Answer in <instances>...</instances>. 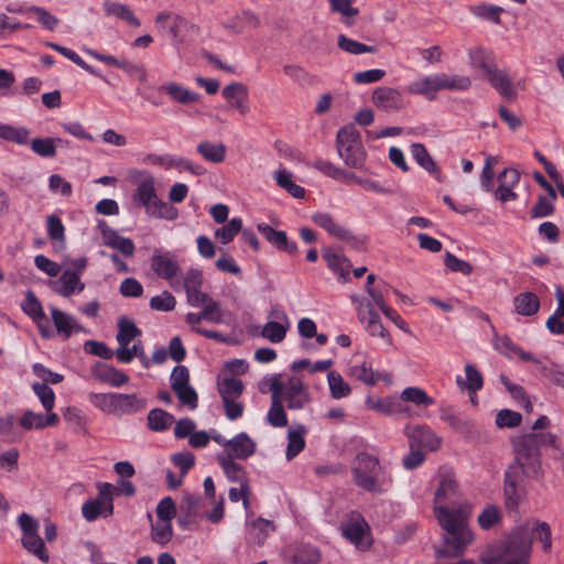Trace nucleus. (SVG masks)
<instances>
[{"label": "nucleus", "instance_id": "f257e3e1", "mask_svg": "<svg viewBox=\"0 0 564 564\" xmlns=\"http://www.w3.org/2000/svg\"><path fill=\"white\" fill-rule=\"evenodd\" d=\"M554 444L551 433H529L513 441L514 462L505 471L503 497L508 510H516L525 490L523 479L540 480L544 470L541 453Z\"/></svg>", "mask_w": 564, "mask_h": 564}, {"label": "nucleus", "instance_id": "f03ea898", "mask_svg": "<svg viewBox=\"0 0 564 564\" xmlns=\"http://www.w3.org/2000/svg\"><path fill=\"white\" fill-rule=\"evenodd\" d=\"M530 532L516 528L506 538L490 544L482 554L484 564H530Z\"/></svg>", "mask_w": 564, "mask_h": 564}, {"label": "nucleus", "instance_id": "7ed1b4c3", "mask_svg": "<svg viewBox=\"0 0 564 564\" xmlns=\"http://www.w3.org/2000/svg\"><path fill=\"white\" fill-rule=\"evenodd\" d=\"M434 512L443 530V546L437 550V555L452 556L462 553L473 540L463 512L458 509L451 510L444 506H435Z\"/></svg>", "mask_w": 564, "mask_h": 564}, {"label": "nucleus", "instance_id": "20e7f679", "mask_svg": "<svg viewBox=\"0 0 564 564\" xmlns=\"http://www.w3.org/2000/svg\"><path fill=\"white\" fill-rule=\"evenodd\" d=\"M154 177L150 174L138 183L132 195V202L138 207H143L150 217L174 220L178 216L175 207L161 200L156 195Z\"/></svg>", "mask_w": 564, "mask_h": 564}, {"label": "nucleus", "instance_id": "39448f33", "mask_svg": "<svg viewBox=\"0 0 564 564\" xmlns=\"http://www.w3.org/2000/svg\"><path fill=\"white\" fill-rule=\"evenodd\" d=\"M336 149L339 158L348 167L361 169L364 166L367 154L360 132L354 124H347L338 130Z\"/></svg>", "mask_w": 564, "mask_h": 564}, {"label": "nucleus", "instance_id": "423d86ee", "mask_svg": "<svg viewBox=\"0 0 564 564\" xmlns=\"http://www.w3.org/2000/svg\"><path fill=\"white\" fill-rule=\"evenodd\" d=\"M378 468L379 460L375 456L367 453L358 454L352 468L356 485L366 491L379 492L376 480Z\"/></svg>", "mask_w": 564, "mask_h": 564}, {"label": "nucleus", "instance_id": "0eeeda50", "mask_svg": "<svg viewBox=\"0 0 564 564\" xmlns=\"http://www.w3.org/2000/svg\"><path fill=\"white\" fill-rule=\"evenodd\" d=\"M404 435L409 440V446L413 448H427L436 451L440 448L441 438L427 425H406L404 427Z\"/></svg>", "mask_w": 564, "mask_h": 564}, {"label": "nucleus", "instance_id": "6e6552de", "mask_svg": "<svg viewBox=\"0 0 564 564\" xmlns=\"http://www.w3.org/2000/svg\"><path fill=\"white\" fill-rule=\"evenodd\" d=\"M269 317H273L278 321L267 322L262 327L261 336L269 339L271 343L276 344L283 341L290 327L288 314L282 308L273 307L269 312Z\"/></svg>", "mask_w": 564, "mask_h": 564}, {"label": "nucleus", "instance_id": "1a4fd4ad", "mask_svg": "<svg viewBox=\"0 0 564 564\" xmlns=\"http://www.w3.org/2000/svg\"><path fill=\"white\" fill-rule=\"evenodd\" d=\"M282 399L285 400L290 410H302L311 402L306 386L297 377L289 378Z\"/></svg>", "mask_w": 564, "mask_h": 564}, {"label": "nucleus", "instance_id": "9d476101", "mask_svg": "<svg viewBox=\"0 0 564 564\" xmlns=\"http://www.w3.org/2000/svg\"><path fill=\"white\" fill-rule=\"evenodd\" d=\"M372 104L382 111H399L404 108L402 94L392 87H377L371 96Z\"/></svg>", "mask_w": 564, "mask_h": 564}, {"label": "nucleus", "instance_id": "9b49d317", "mask_svg": "<svg viewBox=\"0 0 564 564\" xmlns=\"http://www.w3.org/2000/svg\"><path fill=\"white\" fill-rule=\"evenodd\" d=\"M259 232L274 246L279 251L286 252L291 256H295L299 251L295 241L288 238V235L283 230H275L270 225L260 223L257 226Z\"/></svg>", "mask_w": 564, "mask_h": 564}, {"label": "nucleus", "instance_id": "f8f14e48", "mask_svg": "<svg viewBox=\"0 0 564 564\" xmlns=\"http://www.w3.org/2000/svg\"><path fill=\"white\" fill-rule=\"evenodd\" d=\"M91 376L96 380L116 388H119L129 381V376L127 373L101 361H96L91 366Z\"/></svg>", "mask_w": 564, "mask_h": 564}, {"label": "nucleus", "instance_id": "ddd939ff", "mask_svg": "<svg viewBox=\"0 0 564 564\" xmlns=\"http://www.w3.org/2000/svg\"><path fill=\"white\" fill-rule=\"evenodd\" d=\"M256 447V442L246 432H240L227 442L228 451L224 454L235 459H247L254 454Z\"/></svg>", "mask_w": 564, "mask_h": 564}, {"label": "nucleus", "instance_id": "4468645a", "mask_svg": "<svg viewBox=\"0 0 564 564\" xmlns=\"http://www.w3.org/2000/svg\"><path fill=\"white\" fill-rule=\"evenodd\" d=\"M150 262L151 269L161 279L171 281L180 271V265L171 252L154 253Z\"/></svg>", "mask_w": 564, "mask_h": 564}, {"label": "nucleus", "instance_id": "2eb2a0df", "mask_svg": "<svg viewBox=\"0 0 564 564\" xmlns=\"http://www.w3.org/2000/svg\"><path fill=\"white\" fill-rule=\"evenodd\" d=\"M224 98L229 102L231 108L237 109L240 115L245 116L250 111L248 104V88L241 83H231L223 89Z\"/></svg>", "mask_w": 564, "mask_h": 564}, {"label": "nucleus", "instance_id": "dca6fc26", "mask_svg": "<svg viewBox=\"0 0 564 564\" xmlns=\"http://www.w3.org/2000/svg\"><path fill=\"white\" fill-rule=\"evenodd\" d=\"M50 286L63 297H69L74 293L83 292L85 289L80 278L75 273H70V270H64L58 280L50 282Z\"/></svg>", "mask_w": 564, "mask_h": 564}, {"label": "nucleus", "instance_id": "f3484780", "mask_svg": "<svg viewBox=\"0 0 564 564\" xmlns=\"http://www.w3.org/2000/svg\"><path fill=\"white\" fill-rule=\"evenodd\" d=\"M490 85L506 99L514 100L517 97V91L513 87V84L508 75V73L503 69H499L496 66L492 69H488V74L486 75Z\"/></svg>", "mask_w": 564, "mask_h": 564}, {"label": "nucleus", "instance_id": "a211bd4d", "mask_svg": "<svg viewBox=\"0 0 564 564\" xmlns=\"http://www.w3.org/2000/svg\"><path fill=\"white\" fill-rule=\"evenodd\" d=\"M322 256L326 261L329 270L339 275V280L343 282L349 281V270L351 268V262L346 256L335 252L329 247H326L322 250Z\"/></svg>", "mask_w": 564, "mask_h": 564}, {"label": "nucleus", "instance_id": "6ab92c4d", "mask_svg": "<svg viewBox=\"0 0 564 564\" xmlns=\"http://www.w3.org/2000/svg\"><path fill=\"white\" fill-rule=\"evenodd\" d=\"M115 406L113 415H129L143 411L147 408V400L134 393H117Z\"/></svg>", "mask_w": 564, "mask_h": 564}, {"label": "nucleus", "instance_id": "aec40b11", "mask_svg": "<svg viewBox=\"0 0 564 564\" xmlns=\"http://www.w3.org/2000/svg\"><path fill=\"white\" fill-rule=\"evenodd\" d=\"M102 8L107 17L113 15L134 28H139L141 25V21L135 17L130 7L124 3L105 0L102 2Z\"/></svg>", "mask_w": 564, "mask_h": 564}, {"label": "nucleus", "instance_id": "412c9836", "mask_svg": "<svg viewBox=\"0 0 564 564\" xmlns=\"http://www.w3.org/2000/svg\"><path fill=\"white\" fill-rule=\"evenodd\" d=\"M158 91L167 94L172 100L182 105H189L199 99L198 94L174 82L159 86Z\"/></svg>", "mask_w": 564, "mask_h": 564}, {"label": "nucleus", "instance_id": "4be33fe9", "mask_svg": "<svg viewBox=\"0 0 564 564\" xmlns=\"http://www.w3.org/2000/svg\"><path fill=\"white\" fill-rule=\"evenodd\" d=\"M513 306L521 316H533L540 310V299L533 292H522L513 297Z\"/></svg>", "mask_w": 564, "mask_h": 564}, {"label": "nucleus", "instance_id": "5701e85b", "mask_svg": "<svg viewBox=\"0 0 564 564\" xmlns=\"http://www.w3.org/2000/svg\"><path fill=\"white\" fill-rule=\"evenodd\" d=\"M307 430L304 425L297 424L288 432V445L285 457L288 460L295 458L305 447V434Z\"/></svg>", "mask_w": 564, "mask_h": 564}, {"label": "nucleus", "instance_id": "b1692460", "mask_svg": "<svg viewBox=\"0 0 564 564\" xmlns=\"http://www.w3.org/2000/svg\"><path fill=\"white\" fill-rule=\"evenodd\" d=\"M518 528H524L530 532L531 544L533 543V539H535L542 543V549L545 553H550L552 551V533L549 523L535 521L532 527H530L529 523H525Z\"/></svg>", "mask_w": 564, "mask_h": 564}, {"label": "nucleus", "instance_id": "393cba45", "mask_svg": "<svg viewBox=\"0 0 564 564\" xmlns=\"http://www.w3.org/2000/svg\"><path fill=\"white\" fill-rule=\"evenodd\" d=\"M52 319L56 330L59 334H63L66 338H68L73 332H84L85 328L77 324L74 317L65 314L61 310L53 307L52 311Z\"/></svg>", "mask_w": 564, "mask_h": 564}, {"label": "nucleus", "instance_id": "a878e982", "mask_svg": "<svg viewBox=\"0 0 564 564\" xmlns=\"http://www.w3.org/2000/svg\"><path fill=\"white\" fill-rule=\"evenodd\" d=\"M496 348L508 358L518 356L522 361H531L533 364L538 362V358H535L531 352L524 351L508 336L498 338L496 341Z\"/></svg>", "mask_w": 564, "mask_h": 564}, {"label": "nucleus", "instance_id": "bb28decb", "mask_svg": "<svg viewBox=\"0 0 564 564\" xmlns=\"http://www.w3.org/2000/svg\"><path fill=\"white\" fill-rule=\"evenodd\" d=\"M141 329L126 316L118 319V334L116 336L119 344L118 348H127L129 344L137 337L141 336Z\"/></svg>", "mask_w": 564, "mask_h": 564}, {"label": "nucleus", "instance_id": "cd10ccee", "mask_svg": "<svg viewBox=\"0 0 564 564\" xmlns=\"http://www.w3.org/2000/svg\"><path fill=\"white\" fill-rule=\"evenodd\" d=\"M116 357L121 364H129L137 357L144 368L150 367V360L147 357L143 345L140 340L134 343L132 347L128 346L127 348H117Z\"/></svg>", "mask_w": 564, "mask_h": 564}, {"label": "nucleus", "instance_id": "c85d7f7f", "mask_svg": "<svg viewBox=\"0 0 564 564\" xmlns=\"http://www.w3.org/2000/svg\"><path fill=\"white\" fill-rule=\"evenodd\" d=\"M321 552L311 544H300L295 546L293 555L290 558L292 564H318Z\"/></svg>", "mask_w": 564, "mask_h": 564}, {"label": "nucleus", "instance_id": "c756f323", "mask_svg": "<svg viewBox=\"0 0 564 564\" xmlns=\"http://www.w3.org/2000/svg\"><path fill=\"white\" fill-rule=\"evenodd\" d=\"M19 420L14 414L0 416V437L6 443H13L21 440V433L18 429Z\"/></svg>", "mask_w": 564, "mask_h": 564}, {"label": "nucleus", "instance_id": "7c9ffc66", "mask_svg": "<svg viewBox=\"0 0 564 564\" xmlns=\"http://www.w3.org/2000/svg\"><path fill=\"white\" fill-rule=\"evenodd\" d=\"M411 154L421 167H423L430 174H437L436 178L440 180L438 169L424 144L413 143L411 145Z\"/></svg>", "mask_w": 564, "mask_h": 564}, {"label": "nucleus", "instance_id": "2f4dec72", "mask_svg": "<svg viewBox=\"0 0 564 564\" xmlns=\"http://www.w3.org/2000/svg\"><path fill=\"white\" fill-rule=\"evenodd\" d=\"M440 90L463 91L471 86V80L465 75L438 74Z\"/></svg>", "mask_w": 564, "mask_h": 564}, {"label": "nucleus", "instance_id": "473e14b6", "mask_svg": "<svg viewBox=\"0 0 564 564\" xmlns=\"http://www.w3.org/2000/svg\"><path fill=\"white\" fill-rule=\"evenodd\" d=\"M197 152L204 160L212 163H221L226 158V147L223 143L203 141L198 143Z\"/></svg>", "mask_w": 564, "mask_h": 564}, {"label": "nucleus", "instance_id": "72a5a7b5", "mask_svg": "<svg viewBox=\"0 0 564 564\" xmlns=\"http://www.w3.org/2000/svg\"><path fill=\"white\" fill-rule=\"evenodd\" d=\"M174 422V415L160 409H152L148 414V426L155 432L166 431Z\"/></svg>", "mask_w": 564, "mask_h": 564}, {"label": "nucleus", "instance_id": "f704fd0d", "mask_svg": "<svg viewBox=\"0 0 564 564\" xmlns=\"http://www.w3.org/2000/svg\"><path fill=\"white\" fill-rule=\"evenodd\" d=\"M465 373H466V381L460 376H457L456 382H457L458 387L465 388L469 392H474V393L482 388V384H484L482 376L474 365L467 364L465 366Z\"/></svg>", "mask_w": 564, "mask_h": 564}, {"label": "nucleus", "instance_id": "c9c22d12", "mask_svg": "<svg viewBox=\"0 0 564 564\" xmlns=\"http://www.w3.org/2000/svg\"><path fill=\"white\" fill-rule=\"evenodd\" d=\"M21 543L28 552L37 556L43 563H47L50 561V555L46 551L44 541L39 533L22 536Z\"/></svg>", "mask_w": 564, "mask_h": 564}, {"label": "nucleus", "instance_id": "e433bc0d", "mask_svg": "<svg viewBox=\"0 0 564 564\" xmlns=\"http://www.w3.org/2000/svg\"><path fill=\"white\" fill-rule=\"evenodd\" d=\"M337 45L338 47L351 55H360L364 53H376L378 51L377 46L373 45H367L360 42H357L352 39H349L348 36L344 34H339L337 37Z\"/></svg>", "mask_w": 564, "mask_h": 564}, {"label": "nucleus", "instance_id": "4c0bfd02", "mask_svg": "<svg viewBox=\"0 0 564 564\" xmlns=\"http://www.w3.org/2000/svg\"><path fill=\"white\" fill-rule=\"evenodd\" d=\"M441 419L445 421L451 427L463 435H468L471 432L473 423L464 420L458 413L452 409H444L441 412Z\"/></svg>", "mask_w": 564, "mask_h": 564}, {"label": "nucleus", "instance_id": "58836bf2", "mask_svg": "<svg viewBox=\"0 0 564 564\" xmlns=\"http://www.w3.org/2000/svg\"><path fill=\"white\" fill-rule=\"evenodd\" d=\"M371 408L386 415H410V411L397 399H380Z\"/></svg>", "mask_w": 564, "mask_h": 564}, {"label": "nucleus", "instance_id": "ea45409f", "mask_svg": "<svg viewBox=\"0 0 564 564\" xmlns=\"http://www.w3.org/2000/svg\"><path fill=\"white\" fill-rule=\"evenodd\" d=\"M327 381L332 398L339 400L350 394V386L344 380L340 373L329 371L327 373Z\"/></svg>", "mask_w": 564, "mask_h": 564}, {"label": "nucleus", "instance_id": "a19ab883", "mask_svg": "<svg viewBox=\"0 0 564 564\" xmlns=\"http://www.w3.org/2000/svg\"><path fill=\"white\" fill-rule=\"evenodd\" d=\"M46 45L48 47H51L52 50L58 52L59 54H62L69 61H72L74 64L79 66L82 69L88 72L89 74H91L94 76L104 78L96 69H94L90 65H88L75 51H73L68 47L62 46L57 43H53V42H48V43H46Z\"/></svg>", "mask_w": 564, "mask_h": 564}, {"label": "nucleus", "instance_id": "79ce46f5", "mask_svg": "<svg viewBox=\"0 0 564 564\" xmlns=\"http://www.w3.org/2000/svg\"><path fill=\"white\" fill-rule=\"evenodd\" d=\"M22 311L33 321L37 322L45 318L41 302L32 290L25 292V299L21 304Z\"/></svg>", "mask_w": 564, "mask_h": 564}, {"label": "nucleus", "instance_id": "37998d69", "mask_svg": "<svg viewBox=\"0 0 564 564\" xmlns=\"http://www.w3.org/2000/svg\"><path fill=\"white\" fill-rule=\"evenodd\" d=\"M400 401L411 402L415 405L430 406L434 404V399L419 387H408L401 392Z\"/></svg>", "mask_w": 564, "mask_h": 564}, {"label": "nucleus", "instance_id": "c03bdc74", "mask_svg": "<svg viewBox=\"0 0 564 564\" xmlns=\"http://www.w3.org/2000/svg\"><path fill=\"white\" fill-rule=\"evenodd\" d=\"M312 221L325 229L330 236L338 238L344 232V227L335 221L328 213H315L312 215Z\"/></svg>", "mask_w": 564, "mask_h": 564}, {"label": "nucleus", "instance_id": "a18cd8bd", "mask_svg": "<svg viewBox=\"0 0 564 564\" xmlns=\"http://www.w3.org/2000/svg\"><path fill=\"white\" fill-rule=\"evenodd\" d=\"M218 392L221 399H237L243 392V383L236 378H225L218 382Z\"/></svg>", "mask_w": 564, "mask_h": 564}, {"label": "nucleus", "instance_id": "49530a36", "mask_svg": "<svg viewBox=\"0 0 564 564\" xmlns=\"http://www.w3.org/2000/svg\"><path fill=\"white\" fill-rule=\"evenodd\" d=\"M47 236L52 241L57 242L61 247L66 243L65 227L58 216L52 214L46 218Z\"/></svg>", "mask_w": 564, "mask_h": 564}, {"label": "nucleus", "instance_id": "de8ad7c7", "mask_svg": "<svg viewBox=\"0 0 564 564\" xmlns=\"http://www.w3.org/2000/svg\"><path fill=\"white\" fill-rule=\"evenodd\" d=\"M534 365L543 377L549 378L553 383L564 388V366L555 364L546 365L539 359Z\"/></svg>", "mask_w": 564, "mask_h": 564}, {"label": "nucleus", "instance_id": "09e8293b", "mask_svg": "<svg viewBox=\"0 0 564 564\" xmlns=\"http://www.w3.org/2000/svg\"><path fill=\"white\" fill-rule=\"evenodd\" d=\"M116 398H117L116 392H112V393L90 392L88 395L89 402L107 414H115Z\"/></svg>", "mask_w": 564, "mask_h": 564}, {"label": "nucleus", "instance_id": "8fccbe9b", "mask_svg": "<svg viewBox=\"0 0 564 564\" xmlns=\"http://www.w3.org/2000/svg\"><path fill=\"white\" fill-rule=\"evenodd\" d=\"M456 487L457 484L456 480L454 479L453 474L448 471L442 474L438 488L436 489L435 492V503H438L452 497L456 491Z\"/></svg>", "mask_w": 564, "mask_h": 564}, {"label": "nucleus", "instance_id": "3c124183", "mask_svg": "<svg viewBox=\"0 0 564 564\" xmlns=\"http://www.w3.org/2000/svg\"><path fill=\"white\" fill-rule=\"evenodd\" d=\"M217 460L223 468L225 475L230 481L238 482L240 480V474L242 473V466L235 462L232 456H225L224 453L217 455Z\"/></svg>", "mask_w": 564, "mask_h": 564}, {"label": "nucleus", "instance_id": "603ef678", "mask_svg": "<svg viewBox=\"0 0 564 564\" xmlns=\"http://www.w3.org/2000/svg\"><path fill=\"white\" fill-rule=\"evenodd\" d=\"M357 517V520L341 525L343 535L355 545L361 543L366 525V522L360 518V516L358 514Z\"/></svg>", "mask_w": 564, "mask_h": 564}, {"label": "nucleus", "instance_id": "864d4df0", "mask_svg": "<svg viewBox=\"0 0 564 564\" xmlns=\"http://www.w3.org/2000/svg\"><path fill=\"white\" fill-rule=\"evenodd\" d=\"M0 138L23 145L28 143L29 130L25 128H15L10 124H0Z\"/></svg>", "mask_w": 564, "mask_h": 564}, {"label": "nucleus", "instance_id": "5fc2aeb1", "mask_svg": "<svg viewBox=\"0 0 564 564\" xmlns=\"http://www.w3.org/2000/svg\"><path fill=\"white\" fill-rule=\"evenodd\" d=\"M242 230V220L240 218H232L227 225L216 229L215 236L221 243L227 245L231 242L235 236Z\"/></svg>", "mask_w": 564, "mask_h": 564}, {"label": "nucleus", "instance_id": "6e6d98bb", "mask_svg": "<svg viewBox=\"0 0 564 564\" xmlns=\"http://www.w3.org/2000/svg\"><path fill=\"white\" fill-rule=\"evenodd\" d=\"M267 420L274 427L286 426L288 417L282 400H271V406L268 411Z\"/></svg>", "mask_w": 564, "mask_h": 564}, {"label": "nucleus", "instance_id": "4d7b16f0", "mask_svg": "<svg viewBox=\"0 0 564 564\" xmlns=\"http://www.w3.org/2000/svg\"><path fill=\"white\" fill-rule=\"evenodd\" d=\"M440 90L438 74L423 77L422 79L413 83L410 91L419 95H429Z\"/></svg>", "mask_w": 564, "mask_h": 564}, {"label": "nucleus", "instance_id": "13d9d810", "mask_svg": "<svg viewBox=\"0 0 564 564\" xmlns=\"http://www.w3.org/2000/svg\"><path fill=\"white\" fill-rule=\"evenodd\" d=\"M503 12V8L495 4L481 3L473 8V13L476 17L488 20L495 24H500V14Z\"/></svg>", "mask_w": 564, "mask_h": 564}, {"label": "nucleus", "instance_id": "bf43d9fd", "mask_svg": "<svg viewBox=\"0 0 564 564\" xmlns=\"http://www.w3.org/2000/svg\"><path fill=\"white\" fill-rule=\"evenodd\" d=\"M470 63L474 68L481 69L485 76L488 74V69H492L496 66L491 53L484 50L471 51Z\"/></svg>", "mask_w": 564, "mask_h": 564}, {"label": "nucleus", "instance_id": "052dcab7", "mask_svg": "<svg viewBox=\"0 0 564 564\" xmlns=\"http://www.w3.org/2000/svg\"><path fill=\"white\" fill-rule=\"evenodd\" d=\"M31 149L42 158H53L56 155L54 138H35L31 141Z\"/></svg>", "mask_w": 564, "mask_h": 564}, {"label": "nucleus", "instance_id": "680f3d73", "mask_svg": "<svg viewBox=\"0 0 564 564\" xmlns=\"http://www.w3.org/2000/svg\"><path fill=\"white\" fill-rule=\"evenodd\" d=\"M554 200L551 196L540 195L535 205L532 207L530 215L531 218H542L551 216L554 210Z\"/></svg>", "mask_w": 564, "mask_h": 564}, {"label": "nucleus", "instance_id": "e2e57ef3", "mask_svg": "<svg viewBox=\"0 0 564 564\" xmlns=\"http://www.w3.org/2000/svg\"><path fill=\"white\" fill-rule=\"evenodd\" d=\"M34 393L41 400L43 408L46 411H52L55 405V393L52 388L46 383L35 382L32 386Z\"/></svg>", "mask_w": 564, "mask_h": 564}, {"label": "nucleus", "instance_id": "0e129e2a", "mask_svg": "<svg viewBox=\"0 0 564 564\" xmlns=\"http://www.w3.org/2000/svg\"><path fill=\"white\" fill-rule=\"evenodd\" d=\"M173 536L172 523L167 521H159L152 524L153 542L164 545L171 541Z\"/></svg>", "mask_w": 564, "mask_h": 564}, {"label": "nucleus", "instance_id": "69168bd1", "mask_svg": "<svg viewBox=\"0 0 564 564\" xmlns=\"http://www.w3.org/2000/svg\"><path fill=\"white\" fill-rule=\"evenodd\" d=\"M26 10L36 14L37 22L48 31H54L59 23V20L56 17L42 7L31 6L28 7Z\"/></svg>", "mask_w": 564, "mask_h": 564}, {"label": "nucleus", "instance_id": "338daca9", "mask_svg": "<svg viewBox=\"0 0 564 564\" xmlns=\"http://www.w3.org/2000/svg\"><path fill=\"white\" fill-rule=\"evenodd\" d=\"M176 300L169 291L162 292L161 295L151 297L150 307L154 311L171 312L175 308Z\"/></svg>", "mask_w": 564, "mask_h": 564}, {"label": "nucleus", "instance_id": "774afa93", "mask_svg": "<svg viewBox=\"0 0 564 564\" xmlns=\"http://www.w3.org/2000/svg\"><path fill=\"white\" fill-rule=\"evenodd\" d=\"M203 305L204 307L199 312V314L204 321L216 324L223 323V313L220 311V303L218 301H215L214 299L210 297L209 301H207Z\"/></svg>", "mask_w": 564, "mask_h": 564}]
</instances>
